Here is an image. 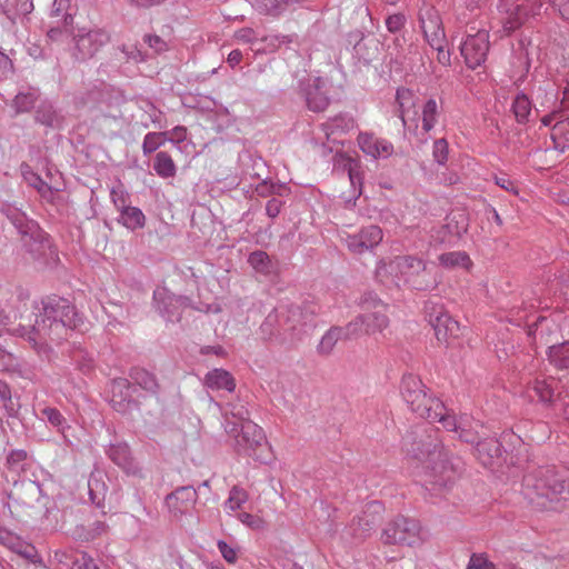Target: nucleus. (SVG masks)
<instances>
[{
  "mask_svg": "<svg viewBox=\"0 0 569 569\" xmlns=\"http://www.w3.org/2000/svg\"><path fill=\"white\" fill-rule=\"evenodd\" d=\"M34 322L20 323L12 329V335L30 343L40 356L50 351L49 341L64 337L68 329H76L82 323V318L68 299L49 296L34 302Z\"/></svg>",
  "mask_w": 569,
  "mask_h": 569,
  "instance_id": "1",
  "label": "nucleus"
},
{
  "mask_svg": "<svg viewBox=\"0 0 569 569\" xmlns=\"http://www.w3.org/2000/svg\"><path fill=\"white\" fill-rule=\"evenodd\" d=\"M382 271L399 274L407 286L420 291L432 290L440 282L435 269L415 256H398L388 264L379 266L377 274L380 276Z\"/></svg>",
  "mask_w": 569,
  "mask_h": 569,
  "instance_id": "2",
  "label": "nucleus"
},
{
  "mask_svg": "<svg viewBox=\"0 0 569 569\" xmlns=\"http://www.w3.org/2000/svg\"><path fill=\"white\" fill-rule=\"evenodd\" d=\"M281 328L283 339L295 345L301 341L316 327V318L320 307L313 301L301 305H280Z\"/></svg>",
  "mask_w": 569,
  "mask_h": 569,
  "instance_id": "3",
  "label": "nucleus"
},
{
  "mask_svg": "<svg viewBox=\"0 0 569 569\" xmlns=\"http://www.w3.org/2000/svg\"><path fill=\"white\" fill-rule=\"evenodd\" d=\"M0 211L17 229L28 252L34 258L46 253L50 248L49 236L34 220L29 219L21 209L10 203H3Z\"/></svg>",
  "mask_w": 569,
  "mask_h": 569,
  "instance_id": "4",
  "label": "nucleus"
},
{
  "mask_svg": "<svg viewBox=\"0 0 569 569\" xmlns=\"http://www.w3.org/2000/svg\"><path fill=\"white\" fill-rule=\"evenodd\" d=\"M224 431L233 439L234 450L239 455H247L256 460L264 461L262 451L268 448L266 435L257 423L247 421L239 425L236 421H227Z\"/></svg>",
  "mask_w": 569,
  "mask_h": 569,
  "instance_id": "5",
  "label": "nucleus"
},
{
  "mask_svg": "<svg viewBox=\"0 0 569 569\" xmlns=\"http://www.w3.org/2000/svg\"><path fill=\"white\" fill-rule=\"evenodd\" d=\"M402 398L419 417L432 422L438 421L443 428H453L456 426L455 416L449 413L443 402L436 397L427 395L425 389L415 393H405Z\"/></svg>",
  "mask_w": 569,
  "mask_h": 569,
  "instance_id": "6",
  "label": "nucleus"
},
{
  "mask_svg": "<svg viewBox=\"0 0 569 569\" xmlns=\"http://www.w3.org/2000/svg\"><path fill=\"white\" fill-rule=\"evenodd\" d=\"M152 307L167 322L176 323L181 320L187 308L200 310L194 307L191 299L183 295H176L166 287H158L152 295Z\"/></svg>",
  "mask_w": 569,
  "mask_h": 569,
  "instance_id": "7",
  "label": "nucleus"
},
{
  "mask_svg": "<svg viewBox=\"0 0 569 569\" xmlns=\"http://www.w3.org/2000/svg\"><path fill=\"white\" fill-rule=\"evenodd\" d=\"M420 540V525L409 517L397 516L381 533L385 545L413 546Z\"/></svg>",
  "mask_w": 569,
  "mask_h": 569,
  "instance_id": "8",
  "label": "nucleus"
},
{
  "mask_svg": "<svg viewBox=\"0 0 569 569\" xmlns=\"http://www.w3.org/2000/svg\"><path fill=\"white\" fill-rule=\"evenodd\" d=\"M489 33L486 30H478L476 33L467 34L460 44V53L470 69L481 66L489 51Z\"/></svg>",
  "mask_w": 569,
  "mask_h": 569,
  "instance_id": "9",
  "label": "nucleus"
},
{
  "mask_svg": "<svg viewBox=\"0 0 569 569\" xmlns=\"http://www.w3.org/2000/svg\"><path fill=\"white\" fill-rule=\"evenodd\" d=\"M299 92L308 109L313 112L325 111L330 104L327 82L320 77L301 79L299 81Z\"/></svg>",
  "mask_w": 569,
  "mask_h": 569,
  "instance_id": "10",
  "label": "nucleus"
},
{
  "mask_svg": "<svg viewBox=\"0 0 569 569\" xmlns=\"http://www.w3.org/2000/svg\"><path fill=\"white\" fill-rule=\"evenodd\" d=\"M425 312L428 322L435 330V335L439 341H447L450 337H457L459 333V323L452 319L445 310L443 306L427 302Z\"/></svg>",
  "mask_w": 569,
  "mask_h": 569,
  "instance_id": "11",
  "label": "nucleus"
},
{
  "mask_svg": "<svg viewBox=\"0 0 569 569\" xmlns=\"http://www.w3.org/2000/svg\"><path fill=\"white\" fill-rule=\"evenodd\" d=\"M383 508L379 501H370L360 515L355 517L346 528L347 535L355 539H363L370 535L381 519Z\"/></svg>",
  "mask_w": 569,
  "mask_h": 569,
  "instance_id": "12",
  "label": "nucleus"
},
{
  "mask_svg": "<svg viewBox=\"0 0 569 569\" xmlns=\"http://www.w3.org/2000/svg\"><path fill=\"white\" fill-rule=\"evenodd\" d=\"M418 21L423 33L426 42L431 48H439L446 40L445 30L438 11L430 6L425 4L418 14Z\"/></svg>",
  "mask_w": 569,
  "mask_h": 569,
  "instance_id": "13",
  "label": "nucleus"
},
{
  "mask_svg": "<svg viewBox=\"0 0 569 569\" xmlns=\"http://www.w3.org/2000/svg\"><path fill=\"white\" fill-rule=\"evenodd\" d=\"M432 470L433 473L426 485V490L431 497L443 493L453 485L458 476L459 466L448 460H442Z\"/></svg>",
  "mask_w": 569,
  "mask_h": 569,
  "instance_id": "14",
  "label": "nucleus"
},
{
  "mask_svg": "<svg viewBox=\"0 0 569 569\" xmlns=\"http://www.w3.org/2000/svg\"><path fill=\"white\" fill-rule=\"evenodd\" d=\"M76 57L78 60L92 58L110 41L109 33L103 29H92L76 36Z\"/></svg>",
  "mask_w": 569,
  "mask_h": 569,
  "instance_id": "15",
  "label": "nucleus"
},
{
  "mask_svg": "<svg viewBox=\"0 0 569 569\" xmlns=\"http://www.w3.org/2000/svg\"><path fill=\"white\" fill-rule=\"evenodd\" d=\"M382 236L380 227L370 224L355 234H349L346 238V244L351 252L363 253L377 247L381 242Z\"/></svg>",
  "mask_w": 569,
  "mask_h": 569,
  "instance_id": "16",
  "label": "nucleus"
},
{
  "mask_svg": "<svg viewBox=\"0 0 569 569\" xmlns=\"http://www.w3.org/2000/svg\"><path fill=\"white\" fill-rule=\"evenodd\" d=\"M421 431V429H416L408 432L402 440L403 450L409 456L419 460L430 458L437 452L439 447V445L433 441H426ZM423 431L426 432L427 430Z\"/></svg>",
  "mask_w": 569,
  "mask_h": 569,
  "instance_id": "17",
  "label": "nucleus"
},
{
  "mask_svg": "<svg viewBox=\"0 0 569 569\" xmlns=\"http://www.w3.org/2000/svg\"><path fill=\"white\" fill-rule=\"evenodd\" d=\"M197 498V490L191 486H184L169 493L164 502L169 512L174 517H179L194 505Z\"/></svg>",
  "mask_w": 569,
  "mask_h": 569,
  "instance_id": "18",
  "label": "nucleus"
},
{
  "mask_svg": "<svg viewBox=\"0 0 569 569\" xmlns=\"http://www.w3.org/2000/svg\"><path fill=\"white\" fill-rule=\"evenodd\" d=\"M528 393L539 402L550 405L560 395V383L553 377H536L529 382Z\"/></svg>",
  "mask_w": 569,
  "mask_h": 569,
  "instance_id": "19",
  "label": "nucleus"
},
{
  "mask_svg": "<svg viewBox=\"0 0 569 569\" xmlns=\"http://www.w3.org/2000/svg\"><path fill=\"white\" fill-rule=\"evenodd\" d=\"M108 457L126 473L142 478V469L131 457V451L126 442L111 443L107 450Z\"/></svg>",
  "mask_w": 569,
  "mask_h": 569,
  "instance_id": "20",
  "label": "nucleus"
},
{
  "mask_svg": "<svg viewBox=\"0 0 569 569\" xmlns=\"http://www.w3.org/2000/svg\"><path fill=\"white\" fill-rule=\"evenodd\" d=\"M110 403L112 408L121 413H126L134 405L131 395V383L126 378H116L110 386Z\"/></svg>",
  "mask_w": 569,
  "mask_h": 569,
  "instance_id": "21",
  "label": "nucleus"
},
{
  "mask_svg": "<svg viewBox=\"0 0 569 569\" xmlns=\"http://www.w3.org/2000/svg\"><path fill=\"white\" fill-rule=\"evenodd\" d=\"M358 144L366 154L375 159H386L393 153V146L391 142L371 133H360L358 136Z\"/></svg>",
  "mask_w": 569,
  "mask_h": 569,
  "instance_id": "22",
  "label": "nucleus"
},
{
  "mask_svg": "<svg viewBox=\"0 0 569 569\" xmlns=\"http://www.w3.org/2000/svg\"><path fill=\"white\" fill-rule=\"evenodd\" d=\"M476 452L485 467H493L500 459L502 447L495 438H486L477 442Z\"/></svg>",
  "mask_w": 569,
  "mask_h": 569,
  "instance_id": "23",
  "label": "nucleus"
},
{
  "mask_svg": "<svg viewBox=\"0 0 569 569\" xmlns=\"http://www.w3.org/2000/svg\"><path fill=\"white\" fill-rule=\"evenodd\" d=\"M107 96L108 98H112L113 89L104 83H100L80 93L77 97V103L89 109H99L101 111V99Z\"/></svg>",
  "mask_w": 569,
  "mask_h": 569,
  "instance_id": "24",
  "label": "nucleus"
},
{
  "mask_svg": "<svg viewBox=\"0 0 569 569\" xmlns=\"http://www.w3.org/2000/svg\"><path fill=\"white\" fill-rule=\"evenodd\" d=\"M456 426L453 428H445L448 431H455L459 438L467 443H476L480 441L477 435V427L480 426L479 421H472L468 415H462L457 419L455 417Z\"/></svg>",
  "mask_w": 569,
  "mask_h": 569,
  "instance_id": "25",
  "label": "nucleus"
},
{
  "mask_svg": "<svg viewBox=\"0 0 569 569\" xmlns=\"http://www.w3.org/2000/svg\"><path fill=\"white\" fill-rule=\"evenodd\" d=\"M40 418L47 421L68 441L67 431L71 429V426L59 409L49 406L43 407L40 409Z\"/></svg>",
  "mask_w": 569,
  "mask_h": 569,
  "instance_id": "26",
  "label": "nucleus"
},
{
  "mask_svg": "<svg viewBox=\"0 0 569 569\" xmlns=\"http://www.w3.org/2000/svg\"><path fill=\"white\" fill-rule=\"evenodd\" d=\"M0 543L13 552L23 556L24 558H32L36 552L32 546L26 543L18 536L7 530L6 528H0Z\"/></svg>",
  "mask_w": 569,
  "mask_h": 569,
  "instance_id": "27",
  "label": "nucleus"
},
{
  "mask_svg": "<svg viewBox=\"0 0 569 569\" xmlns=\"http://www.w3.org/2000/svg\"><path fill=\"white\" fill-rule=\"evenodd\" d=\"M223 419L224 423L227 421H236L239 425L243 422L251 421L250 420V411L247 407V402L242 399H236L226 403L223 408Z\"/></svg>",
  "mask_w": 569,
  "mask_h": 569,
  "instance_id": "28",
  "label": "nucleus"
},
{
  "mask_svg": "<svg viewBox=\"0 0 569 569\" xmlns=\"http://www.w3.org/2000/svg\"><path fill=\"white\" fill-rule=\"evenodd\" d=\"M118 220L130 230L143 228L146 223V217L141 209L127 206L126 199H121V213Z\"/></svg>",
  "mask_w": 569,
  "mask_h": 569,
  "instance_id": "29",
  "label": "nucleus"
},
{
  "mask_svg": "<svg viewBox=\"0 0 569 569\" xmlns=\"http://www.w3.org/2000/svg\"><path fill=\"white\" fill-rule=\"evenodd\" d=\"M21 174L24 181L32 188H34L43 199L51 200L53 197V190L43 179L36 173L31 167L27 163H22Z\"/></svg>",
  "mask_w": 569,
  "mask_h": 569,
  "instance_id": "30",
  "label": "nucleus"
},
{
  "mask_svg": "<svg viewBox=\"0 0 569 569\" xmlns=\"http://www.w3.org/2000/svg\"><path fill=\"white\" fill-rule=\"evenodd\" d=\"M39 89L29 87L24 90H20L14 99L12 100V107L14 108L16 114L31 111L36 102L39 100Z\"/></svg>",
  "mask_w": 569,
  "mask_h": 569,
  "instance_id": "31",
  "label": "nucleus"
},
{
  "mask_svg": "<svg viewBox=\"0 0 569 569\" xmlns=\"http://www.w3.org/2000/svg\"><path fill=\"white\" fill-rule=\"evenodd\" d=\"M362 317L366 318L365 335L381 333L389 327V318L386 315V309L366 311L362 313Z\"/></svg>",
  "mask_w": 569,
  "mask_h": 569,
  "instance_id": "32",
  "label": "nucleus"
},
{
  "mask_svg": "<svg viewBox=\"0 0 569 569\" xmlns=\"http://www.w3.org/2000/svg\"><path fill=\"white\" fill-rule=\"evenodd\" d=\"M204 383L210 389H224L232 392L236 388V382L232 376L223 369H213L204 377Z\"/></svg>",
  "mask_w": 569,
  "mask_h": 569,
  "instance_id": "33",
  "label": "nucleus"
},
{
  "mask_svg": "<svg viewBox=\"0 0 569 569\" xmlns=\"http://www.w3.org/2000/svg\"><path fill=\"white\" fill-rule=\"evenodd\" d=\"M550 137L556 150L565 152L569 149V117L556 122L551 128Z\"/></svg>",
  "mask_w": 569,
  "mask_h": 569,
  "instance_id": "34",
  "label": "nucleus"
},
{
  "mask_svg": "<svg viewBox=\"0 0 569 569\" xmlns=\"http://www.w3.org/2000/svg\"><path fill=\"white\" fill-rule=\"evenodd\" d=\"M355 127V120L347 113H340L336 117L328 119L323 123L326 134L329 137L336 133L348 132Z\"/></svg>",
  "mask_w": 569,
  "mask_h": 569,
  "instance_id": "35",
  "label": "nucleus"
},
{
  "mask_svg": "<svg viewBox=\"0 0 569 569\" xmlns=\"http://www.w3.org/2000/svg\"><path fill=\"white\" fill-rule=\"evenodd\" d=\"M511 110L518 123H527L532 116V103L527 94L518 93L512 102Z\"/></svg>",
  "mask_w": 569,
  "mask_h": 569,
  "instance_id": "36",
  "label": "nucleus"
},
{
  "mask_svg": "<svg viewBox=\"0 0 569 569\" xmlns=\"http://www.w3.org/2000/svg\"><path fill=\"white\" fill-rule=\"evenodd\" d=\"M153 170L159 177L168 179L176 176L177 166L168 152L160 151L154 157Z\"/></svg>",
  "mask_w": 569,
  "mask_h": 569,
  "instance_id": "37",
  "label": "nucleus"
},
{
  "mask_svg": "<svg viewBox=\"0 0 569 569\" xmlns=\"http://www.w3.org/2000/svg\"><path fill=\"white\" fill-rule=\"evenodd\" d=\"M297 0H254L253 8L261 14L279 16Z\"/></svg>",
  "mask_w": 569,
  "mask_h": 569,
  "instance_id": "38",
  "label": "nucleus"
},
{
  "mask_svg": "<svg viewBox=\"0 0 569 569\" xmlns=\"http://www.w3.org/2000/svg\"><path fill=\"white\" fill-rule=\"evenodd\" d=\"M548 359L559 369L569 368V341L549 347Z\"/></svg>",
  "mask_w": 569,
  "mask_h": 569,
  "instance_id": "39",
  "label": "nucleus"
},
{
  "mask_svg": "<svg viewBox=\"0 0 569 569\" xmlns=\"http://www.w3.org/2000/svg\"><path fill=\"white\" fill-rule=\"evenodd\" d=\"M260 330L262 335L267 338H272L276 336H283V331L281 328V315L279 312V307L274 308L264 319V321L260 326Z\"/></svg>",
  "mask_w": 569,
  "mask_h": 569,
  "instance_id": "40",
  "label": "nucleus"
},
{
  "mask_svg": "<svg viewBox=\"0 0 569 569\" xmlns=\"http://www.w3.org/2000/svg\"><path fill=\"white\" fill-rule=\"evenodd\" d=\"M440 109L435 98H429L422 107V129L429 132L438 122Z\"/></svg>",
  "mask_w": 569,
  "mask_h": 569,
  "instance_id": "41",
  "label": "nucleus"
},
{
  "mask_svg": "<svg viewBox=\"0 0 569 569\" xmlns=\"http://www.w3.org/2000/svg\"><path fill=\"white\" fill-rule=\"evenodd\" d=\"M36 122L46 127H57L60 123V117L49 102H42L36 110Z\"/></svg>",
  "mask_w": 569,
  "mask_h": 569,
  "instance_id": "42",
  "label": "nucleus"
},
{
  "mask_svg": "<svg viewBox=\"0 0 569 569\" xmlns=\"http://www.w3.org/2000/svg\"><path fill=\"white\" fill-rule=\"evenodd\" d=\"M130 377L136 385H138L143 390L156 393L158 390V382L156 377L149 371L142 368H134L130 372Z\"/></svg>",
  "mask_w": 569,
  "mask_h": 569,
  "instance_id": "43",
  "label": "nucleus"
},
{
  "mask_svg": "<svg viewBox=\"0 0 569 569\" xmlns=\"http://www.w3.org/2000/svg\"><path fill=\"white\" fill-rule=\"evenodd\" d=\"M396 101L399 107V117L406 126V119L405 116L411 108L416 104V94L412 90L408 88H399L396 93Z\"/></svg>",
  "mask_w": 569,
  "mask_h": 569,
  "instance_id": "44",
  "label": "nucleus"
},
{
  "mask_svg": "<svg viewBox=\"0 0 569 569\" xmlns=\"http://www.w3.org/2000/svg\"><path fill=\"white\" fill-rule=\"evenodd\" d=\"M343 339L342 331L340 330L339 326L331 327L321 338L319 345H318V352L320 355H329L336 343Z\"/></svg>",
  "mask_w": 569,
  "mask_h": 569,
  "instance_id": "45",
  "label": "nucleus"
},
{
  "mask_svg": "<svg viewBox=\"0 0 569 569\" xmlns=\"http://www.w3.org/2000/svg\"><path fill=\"white\" fill-rule=\"evenodd\" d=\"M365 323L366 318L362 317V313H360L355 319L349 321L346 326L340 327L343 340L358 339L359 337L365 335Z\"/></svg>",
  "mask_w": 569,
  "mask_h": 569,
  "instance_id": "46",
  "label": "nucleus"
},
{
  "mask_svg": "<svg viewBox=\"0 0 569 569\" xmlns=\"http://www.w3.org/2000/svg\"><path fill=\"white\" fill-rule=\"evenodd\" d=\"M167 132H148L142 142V152L149 156L167 141Z\"/></svg>",
  "mask_w": 569,
  "mask_h": 569,
  "instance_id": "47",
  "label": "nucleus"
},
{
  "mask_svg": "<svg viewBox=\"0 0 569 569\" xmlns=\"http://www.w3.org/2000/svg\"><path fill=\"white\" fill-rule=\"evenodd\" d=\"M528 12L520 4H512V9H510V13L505 20V29L509 32L518 29L525 21Z\"/></svg>",
  "mask_w": 569,
  "mask_h": 569,
  "instance_id": "48",
  "label": "nucleus"
},
{
  "mask_svg": "<svg viewBox=\"0 0 569 569\" xmlns=\"http://www.w3.org/2000/svg\"><path fill=\"white\" fill-rule=\"evenodd\" d=\"M288 190L286 184L279 183V182H272L270 180H262L259 182L256 187V192L259 197H269L272 194L277 196H283L284 192Z\"/></svg>",
  "mask_w": 569,
  "mask_h": 569,
  "instance_id": "49",
  "label": "nucleus"
},
{
  "mask_svg": "<svg viewBox=\"0 0 569 569\" xmlns=\"http://www.w3.org/2000/svg\"><path fill=\"white\" fill-rule=\"evenodd\" d=\"M439 262L446 268L466 267L469 262V257L463 251L446 252L439 256Z\"/></svg>",
  "mask_w": 569,
  "mask_h": 569,
  "instance_id": "50",
  "label": "nucleus"
},
{
  "mask_svg": "<svg viewBox=\"0 0 569 569\" xmlns=\"http://www.w3.org/2000/svg\"><path fill=\"white\" fill-rule=\"evenodd\" d=\"M249 264L258 272L269 273L271 269V262L269 256L261 250L253 251L248 258Z\"/></svg>",
  "mask_w": 569,
  "mask_h": 569,
  "instance_id": "51",
  "label": "nucleus"
},
{
  "mask_svg": "<svg viewBox=\"0 0 569 569\" xmlns=\"http://www.w3.org/2000/svg\"><path fill=\"white\" fill-rule=\"evenodd\" d=\"M248 500V493L242 488L234 486L229 492V497L224 502V507L231 511H234Z\"/></svg>",
  "mask_w": 569,
  "mask_h": 569,
  "instance_id": "52",
  "label": "nucleus"
},
{
  "mask_svg": "<svg viewBox=\"0 0 569 569\" xmlns=\"http://www.w3.org/2000/svg\"><path fill=\"white\" fill-rule=\"evenodd\" d=\"M422 389H425V386L417 376L412 373L403 375L400 387L402 397H405V393H415Z\"/></svg>",
  "mask_w": 569,
  "mask_h": 569,
  "instance_id": "53",
  "label": "nucleus"
},
{
  "mask_svg": "<svg viewBox=\"0 0 569 569\" xmlns=\"http://www.w3.org/2000/svg\"><path fill=\"white\" fill-rule=\"evenodd\" d=\"M406 22V16L400 12L388 16L385 21L387 30L393 34L401 32Z\"/></svg>",
  "mask_w": 569,
  "mask_h": 569,
  "instance_id": "54",
  "label": "nucleus"
},
{
  "mask_svg": "<svg viewBox=\"0 0 569 569\" xmlns=\"http://www.w3.org/2000/svg\"><path fill=\"white\" fill-rule=\"evenodd\" d=\"M359 306L365 310L373 309H386V305L378 298L373 292H366L359 300Z\"/></svg>",
  "mask_w": 569,
  "mask_h": 569,
  "instance_id": "55",
  "label": "nucleus"
},
{
  "mask_svg": "<svg viewBox=\"0 0 569 569\" xmlns=\"http://www.w3.org/2000/svg\"><path fill=\"white\" fill-rule=\"evenodd\" d=\"M448 142L446 139H438L433 142L432 156L438 164H445L448 160Z\"/></svg>",
  "mask_w": 569,
  "mask_h": 569,
  "instance_id": "56",
  "label": "nucleus"
},
{
  "mask_svg": "<svg viewBox=\"0 0 569 569\" xmlns=\"http://www.w3.org/2000/svg\"><path fill=\"white\" fill-rule=\"evenodd\" d=\"M467 569H496V566L485 553H472Z\"/></svg>",
  "mask_w": 569,
  "mask_h": 569,
  "instance_id": "57",
  "label": "nucleus"
},
{
  "mask_svg": "<svg viewBox=\"0 0 569 569\" xmlns=\"http://www.w3.org/2000/svg\"><path fill=\"white\" fill-rule=\"evenodd\" d=\"M72 569H100V567L92 557L86 552H81L72 561Z\"/></svg>",
  "mask_w": 569,
  "mask_h": 569,
  "instance_id": "58",
  "label": "nucleus"
},
{
  "mask_svg": "<svg viewBox=\"0 0 569 569\" xmlns=\"http://www.w3.org/2000/svg\"><path fill=\"white\" fill-rule=\"evenodd\" d=\"M71 22H72V16H71V14H69V13H66V14L63 16V26H64V27H63V28H62V27H60V26H57V27H50V28H49V30H48V32H47L48 37H49L51 40H53V41L59 40V39L63 36V33L67 31V30H66V27H67L68 24H70Z\"/></svg>",
  "mask_w": 569,
  "mask_h": 569,
  "instance_id": "59",
  "label": "nucleus"
},
{
  "mask_svg": "<svg viewBox=\"0 0 569 569\" xmlns=\"http://www.w3.org/2000/svg\"><path fill=\"white\" fill-rule=\"evenodd\" d=\"M218 549L221 552L226 561L234 563L237 561V551L230 547L226 541H218Z\"/></svg>",
  "mask_w": 569,
  "mask_h": 569,
  "instance_id": "60",
  "label": "nucleus"
},
{
  "mask_svg": "<svg viewBox=\"0 0 569 569\" xmlns=\"http://www.w3.org/2000/svg\"><path fill=\"white\" fill-rule=\"evenodd\" d=\"M121 51L126 56L127 60H133L134 62H141L146 60V54L137 47L122 46Z\"/></svg>",
  "mask_w": 569,
  "mask_h": 569,
  "instance_id": "61",
  "label": "nucleus"
},
{
  "mask_svg": "<svg viewBox=\"0 0 569 569\" xmlns=\"http://www.w3.org/2000/svg\"><path fill=\"white\" fill-rule=\"evenodd\" d=\"M238 519L251 529H259L262 527V520L248 512H241L238 515Z\"/></svg>",
  "mask_w": 569,
  "mask_h": 569,
  "instance_id": "62",
  "label": "nucleus"
},
{
  "mask_svg": "<svg viewBox=\"0 0 569 569\" xmlns=\"http://www.w3.org/2000/svg\"><path fill=\"white\" fill-rule=\"evenodd\" d=\"M166 132L168 133V141L180 143L187 138V128L183 126H177L172 130Z\"/></svg>",
  "mask_w": 569,
  "mask_h": 569,
  "instance_id": "63",
  "label": "nucleus"
},
{
  "mask_svg": "<svg viewBox=\"0 0 569 569\" xmlns=\"http://www.w3.org/2000/svg\"><path fill=\"white\" fill-rule=\"evenodd\" d=\"M550 3L565 20L569 21V0H550Z\"/></svg>",
  "mask_w": 569,
  "mask_h": 569,
  "instance_id": "64",
  "label": "nucleus"
}]
</instances>
